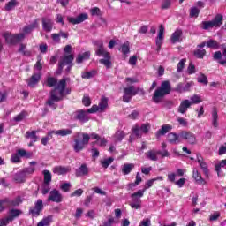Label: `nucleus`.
<instances>
[{
	"label": "nucleus",
	"mask_w": 226,
	"mask_h": 226,
	"mask_svg": "<svg viewBox=\"0 0 226 226\" xmlns=\"http://www.w3.org/2000/svg\"><path fill=\"white\" fill-rule=\"evenodd\" d=\"M112 162H114V158L109 157L108 159L101 161V165L103 169H109V166L111 165Z\"/></svg>",
	"instance_id": "a18cd8bd"
},
{
	"label": "nucleus",
	"mask_w": 226,
	"mask_h": 226,
	"mask_svg": "<svg viewBox=\"0 0 226 226\" xmlns=\"http://www.w3.org/2000/svg\"><path fill=\"white\" fill-rule=\"evenodd\" d=\"M180 140H186L188 144H195L197 142V138L195 134L188 131L180 132Z\"/></svg>",
	"instance_id": "9d476101"
},
{
	"label": "nucleus",
	"mask_w": 226,
	"mask_h": 226,
	"mask_svg": "<svg viewBox=\"0 0 226 226\" xmlns=\"http://www.w3.org/2000/svg\"><path fill=\"white\" fill-rule=\"evenodd\" d=\"M22 215V211L19 209H11L10 210V220L13 221L14 218H18V216H20Z\"/></svg>",
	"instance_id": "ea45409f"
},
{
	"label": "nucleus",
	"mask_w": 226,
	"mask_h": 226,
	"mask_svg": "<svg viewBox=\"0 0 226 226\" xmlns=\"http://www.w3.org/2000/svg\"><path fill=\"white\" fill-rule=\"evenodd\" d=\"M43 176H44V185H50V182L52 181V174L50 171L45 170L43 171Z\"/></svg>",
	"instance_id": "4c0bfd02"
},
{
	"label": "nucleus",
	"mask_w": 226,
	"mask_h": 226,
	"mask_svg": "<svg viewBox=\"0 0 226 226\" xmlns=\"http://www.w3.org/2000/svg\"><path fill=\"white\" fill-rule=\"evenodd\" d=\"M141 197H144V191L142 190H139L131 195L132 201L130 203V206L132 207V209H140V207H142V200H140Z\"/></svg>",
	"instance_id": "0eeeda50"
},
{
	"label": "nucleus",
	"mask_w": 226,
	"mask_h": 226,
	"mask_svg": "<svg viewBox=\"0 0 226 226\" xmlns=\"http://www.w3.org/2000/svg\"><path fill=\"white\" fill-rule=\"evenodd\" d=\"M91 139H93L94 140H97V144L101 147H103V146H107V140L105 139V138H102L100 137V135L93 132L91 135H90Z\"/></svg>",
	"instance_id": "412c9836"
},
{
	"label": "nucleus",
	"mask_w": 226,
	"mask_h": 226,
	"mask_svg": "<svg viewBox=\"0 0 226 226\" xmlns=\"http://www.w3.org/2000/svg\"><path fill=\"white\" fill-rule=\"evenodd\" d=\"M222 24H223V15L217 14L212 20L203 21L200 24V27L205 31H207L208 29H213V27H220Z\"/></svg>",
	"instance_id": "39448f33"
},
{
	"label": "nucleus",
	"mask_w": 226,
	"mask_h": 226,
	"mask_svg": "<svg viewBox=\"0 0 226 226\" xmlns=\"http://www.w3.org/2000/svg\"><path fill=\"white\" fill-rule=\"evenodd\" d=\"M48 202H56L57 204H59V202H63V194H61V192L56 189H53L49 192Z\"/></svg>",
	"instance_id": "9b49d317"
},
{
	"label": "nucleus",
	"mask_w": 226,
	"mask_h": 226,
	"mask_svg": "<svg viewBox=\"0 0 226 226\" xmlns=\"http://www.w3.org/2000/svg\"><path fill=\"white\" fill-rule=\"evenodd\" d=\"M197 162L203 171V174H205V177H209V169H207V163L204 162V158L200 154H197Z\"/></svg>",
	"instance_id": "ddd939ff"
},
{
	"label": "nucleus",
	"mask_w": 226,
	"mask_h": 226,
	"mask_svg": "<svg viewBox=\"0 0 226 226\" xmlns=\"http://www.w3.org/2000/svg\"><path fill=\"white\" fill-rule=\"evenodd\" d=\"M6 207H10V199L8 198L0 200V213H3Z\"/></svg>",
	"instance_id": "e433bc0d"
},
{
	"label": "nucleus",
	"mask_w": 226,
	"mask_h": 226,
	"mask_svg": "<svg viewBox=\"0 0 226 226\" xmlns=\"http://www.w3.org/2000/svg\"><path fill=\"white\" fill-rule=\"evenodd\" d=\"M220 218V212H215L214 214H211L209 216L210 222H216Z\"/></svg>",
	"instance_id": "e2e57ef3"
},
{
	"label": "nucleus",
	"mask_w": 226,
	"mask_h": 226,
	"mask_svg": "<svg viewBox=\"0 0 226 226\" xmlns=\"http://www.w3.org/2000/svg\"><path fill=\"white\" fill-rule=\"evenodd\" d=\"M222 167H226V159L221 161L219 164L215 165V170L217 174H220V172H222Z\"/></svg>",
	"instance_id": "603ef678"
},
{
	"label": "nucleus",
	"mask_w": 226,
	"mask_h": 226,
	"mask_svg": "<svg viewBox=\"0 0 226 226\" xmlns=\"http://www.w3.org/2000/svg\"><path fill=\"white\" fill-rule=\"evenodd\" d=\"M26 177H27L26 172L20 171L14 176V180L17 183H24V181H26Z\"/></svg>",
	"instance_id": "c85d7f7f"
},
{
	"label": "nucleus",
	"mask_w": 226,
	"mask_h": 226,
	"mask_svg": "<svg viewBox=\"0 0 226 226\" xmlns=\"http://www.w3.org/2000/svg\"><path fill=\"white\" fill-rule=\"evenodd\" d=\"M47 84L49 87H54L57 84V79L56 78H48Z\"/></svg>",
	"instance_id": "4d7b16f0"
},
{
	"label": "nucleus",
	"mask_w": 226,
	"mask_h": 226,
	"mask_svg": "<svg viewBox=\"0 0 226 226\" xmlns=\"http://www.w3.org/2000/svg\"><path fill=\"white\" fill-rule=\"evenodd\" d=\"M21 203H22V200L20 199V197H18L13 200H10V207L19 206Z\"/></svg>",
	"instance_id": "864d4df0"
},
{
	"label": "nucleus",
	"mask_w": 226,
	"mask_h": 226,
	"mask_svg": "<svg viewBox=\"0 0 226 226\" xmlns=\"http://www.w3.org/2000/svg\"><path fill=\"white\" fill-rule=\"evenodd\" d=\"M41 211H43V200L39 199L34 203V207H30L29 214L32 215V216H40Z\"/></svg>",
	"instance_id": "1a4fd4ad"
},
{
	"label": "nucleus",
	"mask_w": 226,
	"mask_h": 226,
	"mask_svg": "<svg viewBox=\"0 0 226 226\" xmlns=\"http://www.w3.org/2000/svg\"><path fill=\"white\" fill-rule=\"evenodd\" d=\"M96 70H92L90 72H82V79H93V77L96 76Z\"/></svg>",
	"instance_id": "37998d69"
},
{
	"label": "nucleus",
	"mask_w": 226,
	"mask_h": 226,
	"mask_svg": "<svg viewBox=\"0 0 226 226\" xmlns=\"http://www.w3.org/2000/svg\"><path fill=\"white\" fill-rule=\"evenodd\" d=\"M17 4H19V2H17V0H11L5 4V11H11V10H15V6H17Z\"/></svg>",
	"instance_id": "72a5a7b5"
},
{
	"label": "nucleus",
	"mask_w": 226,
	"mask_h": 226,
	"mask_svg": "<svg viewBox=\"0 0 226 226\" xmlns=\"http://www.w3.org/2000/svg\"><path fill=\"white\" fill-rule=\"evenodd\" d=\"M194 56L198 57V59H203L204 56H206V49H196Z\"/></svg>",
	"instance_id": "09e8293b"
},
{
	"label": "nucleus",
	"mask_w": 226,
	"mask_h": 226,
	"mask_svg": "<svg viewBox=\"0 0 226 226\" xmlns=\"http://www.w3.org/2000/svg\"><path fill=\"white\" fill-rule=\"evenodd\" d=\"M207 47H208V49H215V50H218V49H220V44H218V41L215 40H209L207 43Z\"/></svg>",
	"instance_id": "c03bdc74"
},
{
	"label": "nucleus",
	"mask_w": 226,
	"mask_h": 226,
	"mask_svg": "<svg viewBox=\"0 0 226 226\" xmlns=\"http://www.w3.org/2000/svg\"><path fill=\"white\" fill-rule=\"evenodd\" d=\"M24 117H26V112H21L19 113L18 116H16L14 117V121H16L17 123L23 121Z\"/></svg>",
	"instance_id": "69168bd1"
},
{
	"label": "nucleus",
	"mask_w": 226,
	"mask_h": 226,
	"mask_svg": "<svg viewBox=\"0 0 226 226\" xmlns=\"http://www.w3.org/2000/svg\"><path fill=\"white\" fill-rule=\"evenodd\" d=\"M73 119L79 121V123H87L89 121V115L87 110L79 109L73 113Z\"/></svg>",
	"instance_id": "6e6552de"
},
{
	"label": "nucleus",
	"mask_w": 226,
	"mask_h": 226,
	"mask_svg": "<svg viewBox=\"0 0 226 226\" xmlns=\"http://www.w3.org/2000/svg\"><path fill=\"white\" fill-rule=\"evenodd\" d=\"M132 132H133L134 135H136V137H139V138L142 137V133H144L140 131V126H139V125L134 126L132 128Z\"/></svg>",
	"instance_id": "6e6d98bb"
},
{
	"label": "nucleus",
	"mask_w": 226,
	"mask_h": 226,
	"mask_svg": "<svg viewBox=\"0 0 226 226\" xmlns=\"http://www.w3.org/2000/svg\"><path fill=\"white\" fill-rule=\"evenodd\" d=\"M40 79H41L40 73H35V74L32 75V77L28 80L29 87H34V85L38 84V82H40Z\"/></svg>",
	"instance_id": "393cba45"
},
{
	"label": "nucleus",
	"mask_w": 226,
	"mask_h": 226,
	"mask_svg": "<svg viewBox=\"0 0 226 226\" xmlns=\"http://www.w3.org/2000/svg\"><path fill=\"white\" fill-rule=\"evenodd\" d=\"M37 27H38V21L35 20L31 25L25 26L23 31L26 34H29L31 31H33L34 29H37Z\"/></svg>",
	"instance_id": "7c9ffc66"
},
{
	"label": "nucleus",
	"mask_w": 226,
	"mask_h": 226,
	"mask_svg": "<svg viewBox=\"0 0 226 226\" xmlns=\"http://www.w3.org/2000/svg\"><path fill=\"white\" fill-rule=\"evenodd\" d=\"M10 222H12L11 219H10V217H6V218H4V219H1L0 220V225L2 226H6L8 225V223H10Z\"/></svg>",
	"instance_id": "774afa93"
},
{
	"label": "nucleus",
	"mask_w": 226,
	"mask_h": 226,
	"mask_svg": "<svg viewBox=\"0 0 226 226\" xmlns=\"http://www.w3.org/2000/svg\"><path fill=\"white\" fill-rule=\"evenodd\" d=\"M100 110V107L98 105H93L90 109L87 110L88 114H94V112H98Z\"/></svg>",
	"instance_id": "0e129e2a"
},
{
	"label": "nucleus",
	"mask_w": 226,
	"mask_h": 226,
	"mask_svg": "<svg viewBox=\"0 0 226 226\" xmlns=\"http://www.w3.org/2000/svg\"><path fill=\"white\" fill-rule=\"evenodd\" d=\"M91 139V136L87 133L77 132L74 136V145L73 149L75 153H80L87 144H89V140Z\"/></svg>",
	"instance_id": "7ed1b4c3"
},
{
	"label": "nucleus",
	"mask_w": 226,
	"mask_h": 226,
	"mask_svg": "<svg viewBox=\"0 0 226 226\" xmlns=\"http://www.w3.org/2000/svg\"><path fill=\"white\" fill-rule=\"evenodd\" d=\"M64 89H66V79H63L58 82L55 89L51 91V98L47 102V105L56 109L54 102H60V100H63V96H64Z\"/></svg>",
	"instance_id": "f257e3e1"
},
{
	"label": "nucleus",
	"mask_w": 226,
	"mask_h": 226,
	"mask_svg": "<svg viewBox=\"0 0 226 226\" xmlns=\"http://www.w3.org/2000/svg\"><path fill=\"white\" fill-rule=\"evenodd\" d=\"M168 139V142H170V144H181V136H180V132L178 134L174 133V132H170L167 136Z\"/></svg>",
	"instance_id": "dca6fc26"
},
{
	"label": "nucleus",
	"mask_w": 226,
	"mask_h": 226,
	"mask_svg": "<svg viewBox=\"0 0 226 226\" xmlns=\"http://www.w3.org/2000/svg\"><path fill=\"white\" fill-rule=\"evenodd\" d=\"M185 66H186V58H183L179 61V63L177 65V72L178 73H181V72H183V70L185 69Z\"/></svg>",
	"instance_id": "49530a36"
},
{
	"label": "nucleus",
	"mask_w": 226,
	"mask_h": 226,
	"mask_svg": "<svg viewBox=\"0 0 226 226\" xmlns=\"http://www.w3.org/2000/svg\"><path fill=\"white\" fill-rule=\"evenodd\" d=\"M192 105H193V102H192L190 100L185 99L180 102L177 111L180 114H186L188 109H190Z\"/></svg>",
	"instance_id": "4468645a"
},
{
	"label": "nucleus",
	"mask_w": 226,
	"mask_h": 226,
	"mask_svg": "<svg viewBox=\"0 0 226 226\" xmlns=\"http://www.w3.org/2000/svg\"><path fill=\"white\" fill-rule=\"evenodd\" d=\"M124 132L123 131H117L115 135L113 136V139L115 142H121L124 139Z\"/></svg>",
	"instance_id": "58836bf2"
},
{
	"label": "nucleus",
	"mask_w": 226,
	"mask_h": 226,
	"mask_svg": "<svg viewBox=\"0 0 226 226\" xmlns=\"http://www.w3.org/2000/svg\"><path fill=\"white\" fill-rule=\"evenodd\" d=\"M192 177H193V179H195V181L198 185H204L206 183V180H204V178H202V176L200 175V173H199L198 170H194L192 171Z\"/></svg>",
	"instance_id": "a878e982"
},
{
	"label": "nucleus",
	"mask_w": 226,
	"mask_h": 226,
	"mask_svg": "<svg viewBox=\"0 0 226 226\" xmlns=\"http://www.w3.org/2000/svg\"><path fill=\"white\" fill-rule=\"evenodd\" d=\"M172 130V126L169 124L162 125V129L159 130L156 133V137H160V135H165V133H169Z\"/></svg>",
	"instance_id": "2f4dec72"
},
{
	"label": "nucleus",
	"mask_w": 226,
	"mask_h": 226,
	"mask_svg": "<svg viewBox=\"0 0 226 226\" xmlns=\"http://www.w3.org/2000/svg\"><path fill=\"white\" fill-rule=\"evenodd\" d=\"M139 88L136 89L135 87L131 86L129 87L124 88V94H129L131 96H135L139 93Z\"/></svg>",
	"instance_id": "bb28decb"
},
{
	"label": "nucleus",
	"mask_w": 226,
	"mask_h": 226,
	"mask_svg": "<svg viewBox=\"0 0 226 226\" xmlns=\"http://www.w3.org/2000/svg\"><path fill=\"white\" fill-rule=\"evenodd\" d=\"M42 29L46 31V33H50L52 31V27H54V21L49 18H42Z\"/></svg>",
	"instance_id": "f3484780"
},
{
	"label": "nucleus",
	"mask_w": 226,
	"mask_h": 226,
	"mask_svg": "<svg viewBox=\"0 0 226 226\" xmlns=\"http://www.w3.org/2000/svg\"><path fill=\"white\" fill-rule=\"evenodd\" d=\"M181 36H183V31L177 29L171 35V42L177 43L181 41Z\"/></svg>",
	"instance_id": "4be33fe9"
},
{
	"label": "nucleus",
	"mask_w": 226,
	"mask_h": 226,
	"mask_svg": "<svg viewBox=\"0 0 226 226\" xmlns=\"http://www.w3.org/2000/svg\"><path fill=\"white\" fill-rule=\"evenodd\" d=\"M53 172L54 174H57L58 176H61L63 174H68V172H70V168L56 166L53 168Z\"/></svg>",
	"instance_id": "5701e85b"
},
{
	"label": "nucleus",
	"mask_w": 226,
	"mask_h": 226,
	"mask_svg": "<svg viewBox=\"0 0 226 226\" xmlns=\"http://www.w3.org/2000/svg\"><path fill=\"white\" fill-rule=\"evenodd\" d=\"M142 183V177H140V173H137L136 175V180L135 183L129 184V187L132 188V186H138V185H140Z\"/></svg>",
	"instance_id": "8fccbe9b"
},
{
	"label": "nucleus",
	"mask_w": 226,
	"mask_h": 226,
	"mask_svg": "<svg viewBox=\"0 0 226 226\" xmlns=\"http://www.w3.org/2000/svg\"><path fill=\"white\" fill-rule=\"evenodd\" d=\"M200 13V10L197 7H192L190 10V17L192 19H193V18L197 19V17H199Z\"/></svg>",
	"instance_id": "de8ad7c7"
},
{
	"label": "nucleus",
	"mask_w": 226,
	"mask_h": 226,
	"mask_svg": "<svg viewBox=\"0 0 226 226\" xmlns=\"http://www.w3.org/2000/svg\"><path fill=\"white\" fill-rule=\"evenodd\" d=\"M4 38L5 39L6 43L10 45H15L16 43H19L22 41L24 38H26V34H11L10 32H6L4 34Z\"/></svg>",
	"instance_id": "423d86ee"
},
{
	"label": "nucleus",
	"mask_w": 226,
	"mask_h": 226,
	"mask_svg": "<svg viewBox=\"0 0 226 226\" xmlns=\"http://www.w3.org/2000/svg\"><path fill=\"white\" fill-rule=\"evenodd\" d=\"M153 185H154V180L150 179L148 181L146 182L144 189L142 191H144V193L146 192V190H148V188H151V186H153Z\"/></svg>",
	"instance_id": "052dcab7"
},
{
	"label": "nucleus",
	"mask_w": 226,
	"mask_h": 226,
	"mask_svg": "<svg viewBox=\"0 0 226 226\" xmlns=\"http://www.w3.org/2000/svg\"><path fill=\"white\" fill-rule=\"evenodd\" d=\"M91 56V53L89 51H87L83 53L82 55H79L76 58V63L80 64L83 63V61H86L87 59H89Z\"/></svg>",
	"instance_id": "c756f323"
},
{
	"label": "nucleus",
	"mask_w": 226,
	"mask_h": 226,
	"mask_svg": "<svg viewBox=\"0 0 226 226\" xmlns=\"http://www.w3.org/2000/svg\"><path fill=\"white\" fill-rule=\"evenodd\" d=\"M170 91H172L170 81H162L161 86L154 93V95L152 97L153 102H154V103H160L163 96L170 94Z\"/></svg>",
	"instance_id": "f03ea898"
},
{
	"label": "nucleus",
	"mask_w": 226,
	"mask_h": 226,
	"mask_svg": "<svg viewBox=\"0 0 226 226\" xmlns=\"http://www.w3.org/2000/svg\"><path fill=\"white\" fill-rule=\"evenodd\" d=\"M68 22H70V24H82V22H84V20H87V14L86 13H82L80 15H79L76 18H72L69 17L67 18Z\"/></svg>",
	"instance_id": "2eb2a0df"
},
{
	"label": "nucleus",
	"mask_w": 226,
	"mask_h": 226,
	"mask_svg": "<svg viewBox=\"0 0 226 226\" xmlns=\"http://www.w3.org/2000/svg\"><path fill=\"white\" fill-rule=\"evenodd\" d=\"M119 50H121V52H122V54H124V56H126V54H130V42L129 41L124 42L121 46Z\"/></svg>",
	"instance_id": "a19ab883"
},
{
	"label": "nucleus",
	"mask_w": 226,
	"mask_h": 226,
	"mask_svg": "<svg viewBox=\"0 0 226 226\" xmlns=\"http://www.w3.org/2000/svg\"><path fill=\"white\" fill-rule=\"evenodd\" d=\"M187 72H188L189 75H192V74L195 73V65L192 63L189 64V66L187 68Z\"/></svg>",
	"instance_id": "338daca9"
},
{
	"label": "nucleus",
	"mask_w": 226,
	"mask_h": 226,
	"mask_svg": "<svg viewBox=\"0 0 226 226\" xmlns=\"http://www.w3.org/2000/svg\"><path fill=\"white\" fill-rule=\"evenodd\" d=\"M95 54L96 56H102V57H104L99 60V63H101V64H104L106 68H110V66H112V62L110 61V53L105 50V48H103V42H99V48L95 51Z\"/></svg>",
	"instance_id": "20e7f679"
},
{
	"label": "nucleus",
	"mask_w": 226,
	"mask_h": 226,
	"mask_svg": "<svg viewBox=\"0 0 226 226\" xmlns=\"http://www.w3.org/2000/svg\"><path fill=\"white\" fill-rule=\"evenodd\" d=\"M73 59V55L64 54L59 62V70H63L68 64H72Z\"/></svg>",
	"instance_id": "f8f14e48"
},
{
	"label": "nucleus",
	"mask_w": 226,
	"mask_h": 226,
	"mask_svg": "<svg viewBox=\"0 0 226 226\" xmlns=\"http://www.w3.org/2000/svg\"><path fill=\"white\" fill-rule=\"evenodd\" d=\"M170 4H172L171 0H164L162 4V10H169L170 8Z\"/></svg>",
	"instance_id": "bf43d9fd"
},
{
	"label": "nucleus",
	"mask_w": 226,
	"mask_h": 226,
	"mask_svg": "<svg viewBox=\"0 0 226 226\" xmlns=\"http://www.w3.org/2000/svg\"><path fill=\"white\" fill-rule=\"evenodd\" d=\"M54 131H50L49 132H48L47 136L41 139V144L43 146H47V144H49V140H52V135H54Z\"/></svg>",
	"instance_id": "79ce46f5"
},
{
	"label": "nucleus",
	"mask_w": 226,
	"mask_h": 226,
	"mask_svg": "<svg viewBox=\"0 0 226 226\" xmlns=\"http://www.w3.org/2000/svg\"><path fill=\"white\" fill-rule=\"evenodd\" d=\"M150 128H151V125H149L148 124H143L139 127V130H140V132H142V133H147V132H149Z\"/></svg>",
	"instance_id": "13d9d810"
},
{
	"label": "nucleus",
	"mask_w": 226,
	"mask_h": 226,
	"mask_svg": "<svg viewBox=\"0 0 226 226\" xmlns=\"http://www.w3.org/2000/svg\"><path fill=\"white\" fill-rule=\"evenodd\" d=\"M51 38L55 43H61V34H52Z\"/></svg>",
	"instance_id": "680f3d73"
},
{
	"label": "nucleus",
	"mask_w": 226,
	"mask_h": 226,
	"mask_svg": "<svg viewBox=\"0 0 226 226\" xmlns=\"http://www.w3.org/2000/svg\"><path fill=\"white\" fill-rule=\"evenodd\" d=\"M26 139H30L33 142L38 141V136L36 135V131H28L26 133Z\"/></svg>",
	"instance_id": "f704fd0d"
},
{
	"label": "nucleus",
	"mask_w": 226,
	"mask_h": 226,
	"mask_svg": "<svg viewBox=\"0 0 226 226\" xmlns=\"http://www.w3.org/2000/svg\"><path fill=\"white\" fill-rule=\"evenodd\" d=\"M146 158L147 160H151V162H158V150H149L147 153H145Z\"/></svg>",
	"instance_id": "6ab92c4d"
},
{
	"label": "nucleus",
	"mask_w": 226,
	"mask_h": 226,
	"mask_svg": "<svg viewBox=\"0 0 226 226\" xmlns=\"http://www.w3.org/2000/svg\"><path fill=\"white\" fill-rule=\"evenodd\" d=\"M212 125L215 128H218V111L214 109L212 111Z\"/></svg>",
	"instance_id": "c9c22d12"
},
{
	"label": "nucleus",
	"mask_w": 226,
	"mask_h": 226,
	"mask_svg": "<svg viewBox=\"0 0 226 226\" xmlns=\"http://www.w3.org/2000/svg\"><path fill=\"white\" fill-rule=\"evenodd\" d=\"M135 169V164L133 163H125L122 166V173L124 176H128L132 170Z\"/></svg>",
	"instance_id": "b1692460"
},
{
	"label": "nucleus",
	"mask_w": 226,
	"mask_h": 226,
	"mask_svg": "<svg viewBox=\"0 0 226 226\" xmlns=\"http://www.w3.org/2000/svg\"><path fill=\"white\" fill-rule=\"evenodd\" d=\"M87 174H89V169H87V165L86 164H82L78 170H76L77 177L87 176Z\"/></svg>",
	"instance_id": "aec40b11"
},
{
	"label": "nucleus",
	"mask_w": 226,
	"mask_h": 226,
	"mask_svg": "<svg viewBox=\"0 0 226 226\" xmlns=\"http://www.w3.org/2000/svg\"><path fill=\"white\" fill-rule=\"evenodd\" d=\"M107 107H109V99H107V97H102L99 102L100 112H103Z\"/></svg>",
	"instance_id": "473e14b6"
},
{
	"label": "nucleus",
	"mask_w": 226,
	"mask_h": 226,
	"mask_svg": "<svg viewBox=\"0 0 226 226\" xmlns=\"http://www.w3.org/2000/svg\"><path fill=\"white\" fill-rule=\"evenodd\" d=\"M55 135H59L60 137H66V135H72L73 131L72 129H60L57 131H54Z\"/></svg>",
	"instance_id": "cd10ccee"
},
{
	"label": "nucleus",
	"mask_w": 226,
	"mask_h": 226,
	"mask_svg": "<svg viewBox=\"0 0 226 226\" xmlns=\"http://www.w3.org/2000/svg\"><path fill=\"white\" fill-rule=\"evenodd\" d=\"M163 33H165V28L163 27V25H161L159 27L158 36L155 41L158 50H160V48L162 47V43L163 41Z\"/></svg>",
	"instance_id": "a211bd4d"
},
{
	"label": "nucleus",
	"mask_w": 226,
	"mask_h": 226,
	"mask_svg": "<svg viewBox=\"0 0 226 226\" xmlns=\"http://www.w3.org/2000/svg\"><path fill=\"white\" fill-rule=\"evenodd\" d=\"M198 82H200V84H204V86H207L208 81H207V77H206L204 74H200L198 77Z\"/></svg>",
	"instance_id": "3c124183"
},
{
	"label": "nucleus",
	"mask_w": 226,
	"mask_h": 226,
	"mask_svg": "<svg viewBox=\"0 0 226 226\" xmlns=\"http://www.w3.org/2000/svg\"><path fill=\"white\" fill-rule=\"evenodd\" d=\"M70 188H72V184L70 183H64L60 185V190H62V192H70Z\"/></svg>",
	"instance_id": "5fc2aeb1"
}]
</instances>
